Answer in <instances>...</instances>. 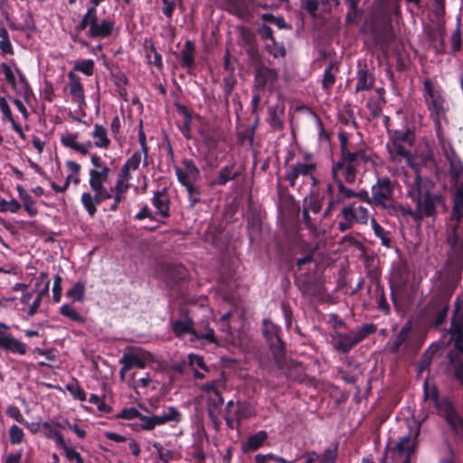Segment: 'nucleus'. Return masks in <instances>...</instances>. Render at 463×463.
<instances>
[{
    "mask_svg": "<svg viewBox=\"0 0 463 463\" xmlns=\"http://www.w3.org/2000/svg\"><path fill=\"white\" fill-rule=\"evenodd\" d=\"M265 49L269 54H271L275 58L283 57L286 54L285 48L282 45L276 43L274 40L270 41L269 43H267L265 45Z\"/></svg>",
    "mask_w": 463,
    "mask_h": 463,
    "instance_id": "09e8293b",
    "label": "nucleus"
},
{
    "mask_svg": "<svg viewBox=\"0 0 463 463\" xmlns=\"http://www.w3.org/2000/svg\"><path fill=\"white\" fill-rule=\"evenodd\" d=\"M6 414L9 417L14 419L16 421H18L21 424H23V422H24L25 419L22 415L20 410L15 406H9L6 410Z\"/></svg>",
    "mask_w": 463,
    "mask_h": 463,
    "instance_id": "69168bd1",
    "label": "nucleus"
},
{
    "mask_svg": "<svg viewBox=\"0 0 463 463\" xmlns=\"http://www.w3.org/2000/svg\"><path fill=\"white\" fill-rule=\"evenodd\" d=\"M153 447L156 450L159 458L165 463H169L171 461L177 460L181 457L180 453L177 450L165 448L158 442H155L153 444Z\"/></svg>",
    "mask_w": 463,
    "mask_h": 463,
    "instance_id": "bb28decb",
    "label": "nucleus"
},
{
    "mask_svg": "<svg viewBox=\"0 0 463 463\" xmlns=\"http://www.w3.org/2000/svg\"><path fill=\"white\" fill-rule=\"evenodd\" d=\"M406 433L402 435L395 447L392 449L394 459L401 458L402 463H410V457L417 446L420 427L416 421L405 424Z\"/></svg>",
    "mask_w": 463,
    "mask_h": 463,
    "instance_id": "39448f33",
    "label": "nucleus"
},
{
    "mask_svg": "<svg viewBox=\"0 0 463 463\" xmlns=\"http://www.w3.org/2000/svg\"><path fill=\"white\" fill-rule=\"evenodd\" d=\"M61 425L53 420L44 421L42 425V431L44 437L51 439L57 431Z\"/></svg>",
    "mask_w": 463,
    "mask_h": 463,
    "instance_id": "8fccbe9b",
    "label": "nucleus"
},
{
    "mask_svg": "<svg viewBox=\"0 0 463 463\" xmlns=\"http://www.w3.org/2000/svg\"><path fill=\"white\" fill-rule=\"evenodd\" d=\"M90 136L92 141L87 143L90 145V150L93 147L107 150L111 145L108 129L101 124L95 123Z\"/></svg>",
    "mask_w": 463,
    "mask_h": 463,
    "instance_id": "f3484780",
    "label": "nucleus"
},
{
    "mask_svg": "<svg viewBox=\"0 0 463 463\" xmlns=\"http://www.w3.org/2000/svg\"><path fill=\"white\" fill-rule=\"evenodd\" d=\"M66 167H67L68 171L70 172V174L67 175V177L71 178V177L74 176L75 177L74 184H78L80 183L79 174H80V171L81 168L80 165L75 161L69 160L66 162Z\"/></svg>",
    "mask_w": 463,
    "mask_h": 463,
    "instance_id": "3c124183",
    "label": "nucleus"
},
{
    "mask_svg": "<svg viewBox=\"0 0 463 463\" xmlns=\"http://www.w3.org/2000/svg\"><path fill=\"white\" fill-rule=\"evenodd\" d=\"M463 216L451 215L447 222V241L459 252L463 250Z\"/></svg>",
    "mask_w": 463,
    "mask_h": 463,
    "instance_id": "f8f14e48",
    "label": "nucleus"
},
{
    "mask_svg": "<svg viewBox=\"0 0 463 463\" xmlns=\"http://www.w3.org/2000/svg\"><path fill=\"white\" fill-rule=\"evenodd\" d=\"M237 175L238 173L233 172L232 166H225L221 169L218 179L214 183L219 185H223L228 181L234 179Z\"/></svg>",
    "mask_w": 463,
    "mask_h": 463,
    "instance_id": "4c0bfd02",
    "label": "nucleus"
},
{
    "mask_svg": "<svg viewBox=\"0 0 463 463\" xmlns=\"http://www.w3.org/2000/svg\"><path fill=\"white\" fill-rule=\"evenodd\" d=\"M267 439L268 433L265 430H260L249 437L247 442L242 445V450L244 452L255 451L263 446Z\"/></svg>",
    "mask_w": 463,
    "mask_h": 463,
    "instance_id": "393cba45",
    "label": "nucleus"
},
{
    "mask_svg": "<svg viewBox=\"0 0 463 463\" xmlns=\"http://www.w3.org/2000/svg\"><path fill=\"white\" fill-rule=\"evenodd\" d=\"M95 14H96L95 7L89 8L87 13L83 16L80 24H79L78 29L79 30H83V29H85L87 27H89L90 29L91 28V22H92V20H94Z\"/></svg>",
    "mask_w": 463,
    "mask_h": 463,
    "instance_id": "6e6d98bb",
    "label": "nucleus"
},
{
    "mask_svg": "<svg viewBox=\"0 0 463 463\" xmlns=\"http://www.w3.org/2000/svg\"><path fill=\"white\" fill-rule=\"evenodd\" d=\"M373 330H374V326L373 325H364L359 330L354 332L355 337L357 338L358 342H361L368 335L373 333Z\"/></svg>",
    "mask_w": 463,
    "mask_h": 463,
    "instance_id": "680f3d73",
    "label": "nucleus"
},
{
    "mask_svg": "<svg viewBox=\"0 0 463 463\" xmlns=\"http://www.w3.org/2000/svg\"><path fill=\"white\" fill-rule=\"evenodd\" d=\"M24 439V430L17 425H12L9 430V439L14 445H18L23 442Z\"/></svg>",
    "mask_w": 463,
    "mask_h": 463,
    "instance_id": "37998d69",
    "label": "nucleus"
},
{
    "mask_svg": "<svg viewBox=\"0 0 463 463\" xmlns=\"http://www.w3.org/2000/svg\"><path fill=\"white\" fill-rule=\"evenodd\" d=\"M85 192L81 194V203L90 216H93L97 212V206L103 201L112 198V194H103L101 192Z\"/></svg>",
    "mask_w": 463,
    "mask_h": 463,
    "instance_id": "6ab92c4d",
    "label": "nucleus"
},
{
    "mask_svg": "<svg viewBox=\"0 0 463 463\" xmlns=\"http://www.w3.org/2000/svg\"><path fill=\"white\" fill-rule=\"evenodd\" d=\"M449 173L452 177L457 179V182L463 179V165L457 157L450 159Z\"/></svg>",
    "mask_w": 463,
    "mask_h": 463,
    "instance_id": "a19ab883",
    "label": "nucleus"
},
{
    "mask_svg": "<svg viewBox=\"0 0 463 463\" xmlns=\"http://www.w3.org/2000/svg\"><path fill=\"white\" fill-rule=\"evenodd\" d=\"M295 166L300 175H312L315 169V165L310 162L298 163Z\"/></svg>",
    "mask_w": 463,
    "mask_h": 463,
    "instance_id": "13d9d810",
    "label": "nucleus"
},
{
    "mask_svg": "<svg viewBox=\"0 0 463 463\" xmlns=\"http://www.w3.org/2000/svg\"><path fill=\"white\" fill-rule=\"evenodd\" d=\"M113 29V24L106 20L98 21L97 16H94V20L91 22V28L88 31V36L90 37H107L109 36Z\"/></svg>",
    "mask_w": 463,
    "mask_h": 463,
    "instance_id": "4be33fe9",
    "label": "nucleus"
},
{
    "mask_svg": "<svg viewBox=\"0 0 463 463\" xmlns=\"http://www.w3.org/2000/svg\"><path fill=\"white\" fill-rule=\"evenodd\" d=\"M139 419L141 420L140 426L143 430H151L156 427L153 416L148 417L141 414Z\"/></svg>",
    "mask_w": 463,
    "mask_h": 463,
    "instance_id": "774afa93",
    "label": "nucleus"
},
{
    "mask_svg": "<svg viewBox=\"0 0 463 463\" xmlns=\"http://www.w3.org/2000/svg\"><path fill=\"white\" fill-rule=\"evenodd\" d=\"M453 350L449 354L450 362L454 366L458 380L463 384V315L458 311L452 317V323L449 331Z\"/></svg>",
    "mask_w": 463,
    "mask_h": 463,
    "instance_id": "20e7f679",
    "label": "nucleus"
},
{
    "mask_svg": "<svg viewBox=\"0 0 463 463\" xmlns=\"http://www.w3.org/2000/svg\"><path fill=\"white\" fill-rule=\"evenodd\" d=\"M194 44L187 41L184 44V48L182 52V64L186 67L192 66L194 63Z\"/></svg>",
    "mask_w": 463,
    "mask_h": 463,
    "instance_id": "ea45409f",
    "label": "nucleus"
},
{
    "mask_svg": "<svg viewBox=\"0 0 463 463\" xmlns=\"http://www.w3.org/2000/svg\"><path fill=\"white\" fill-rule=\"evenodd\" d=\"M227 410H228V414L226 415V421H227V424L230 425L231 427H232V423H233V418H232V414L234 416V420L236 421H240L243 419H248V418H250L254 415L252 410L250 408V406H248L247 404H244V403H233L232 401H230L228 403H227Z\"/></svg>",
    "mask_w": 463,
    "mask_h": 463,
    "instance_id": "a211bd4d",
    "label": "nucleus"
},
{
    "mask_svg": "<svg viewBox=\"0 0 463 463\" xmlns=\"http://www.w3.org/2000/svg\"><path fill=\"white\" fill-rule=\"evenodd\" d=\"M368 165H373V161L371 156L363 148L357 149L356 154H345L332 168L334 180L336 184H353L357 172L367 168Z\"/></svg>",
    "mask_w": 463,
    "mask_h": 463,
    "instance_id": "f257e3e1",
    "label": "nucleus"
},
{
    "mask_svg": "<svg viewBox=\"0 0 463 463\" xmlns=\"http://www.w3.org/2000/svg\"><path fill=\"white\" fill-rule=\"evenodd\" d=\"M410 328L408 326H404L402 328L400 333L398 334L396 339L390 345V350L392 352H396L400 346L405 342L409 335Z\"/></svg>",
    "mask_w": 463,
    "mask_h": 463,
    "instance_id": "de8ad7c7",
    "label": "nucleus"
},
{
    "mask_svg": "<svg viewBox=\"0 0 463 463\" xmlns=\"http://www.w3.org/2000/svg\"><path fill=\"white\" fill-rule=\"evenodd\" d=\"M140 412L136 408H126L120 411L118 418L133 420L140 417Z\"/></svg>",
    "mask_w": 463,
    "mask_h": 463,
    "instance_id": "bf43d9fd",
    "label": "nucleus"
},
{
    "mask_svg": "<svg viewBox=\"0 0 463 463\" xmlns=\"http://www.w3.org/2000/svg\"><path fill=\"white\" fill-rule=\"evenodd\" d=\"M334 339L336 348L342 352L349 351L354 345L359 343L355 337L354 332H350L345 335L338 334Z\"/></svg>",
    "mask_w": 463,
    "mask_h": 463,
    "instance_id": "b1692460",
    "label": "nucleus"
},
{
    "mask_svg": "<svg viewBox=\"0 0 463 463\" xmlns=\"http://www.w3.org/2000/svg\"><path fill=\"white\" fill-rule=\"evenodd\" d=\"M153 204L157 209L161 216L168 215L169 205L168 198L165 194L162 192L156 193L153 198Z\"/></svg>",
    "mask_w": 463,
    "mask_h": 463,
    "instance_id": "72a5a7b5",
    "label": "nucleus"
},
{
    "mask_svg": "<svg viewBox=\"0 0 463 463\" xmlns=\"http://www.w3.org/2000/svg\"><path fill=\"white\" fill-rule=\"evenodd\" d=\"M413 141V134L411 131H396L392 135L386 145L390 156L393 162L400 163L402 160H405L407 165L411 168V176H412L415 172H418L411 153V147Z\"/></svg>",
    "mask_w": 463,
    "mask_h": 463,
    "instance_id": "7ed1b4c3",
    "label": "nucleus"
},
{
    "mask_svg": "<svg viewBox=\"0 0 463 463\" xmlns=\"http://www.w3.org/2000/svg\"><path fill=\"white\" fill-rule=\"evenodd\" d=\"M263 332L268 340L273 341L276 339L279 341L277 326H275L269 320L265 319L263 321Z\"/></svg>",
    "mask_w": 463,
    "mask_h": 463,
    "instance_id": "49530a36",
    "label": "nucleus"
},
{
    "mask_svg": "<svg viewBox=\"0 0 463 463\" xmlns=\"http://www.w3.org/2000/svg\"><path fill=\"white\" fill-rule=\"evenodd\" d=\"M92 168L89 170V184L92 192H101L103 194H111L105 184L109 181L111 170L102 160L101 156L93 154L90 156Z\"/></svg>",
    "mask_w": 463,
    "mask_h": 463,
    "instance_id": "0eeeda50",
    "label": "nucleus"
},
{
    "mask_svg": "<svg viewBox=\"0 0 463 463\" xmlns=\"http://www.w3.org/2000/svg\"><path fill=\"white\" fill-rule=\"evenodd\" d=\"M188 364L194 370V375L196 378H203L204 373L198 371V369H203V371H207L206 365L204 364L203 358L198 354H190L188 355Z\"/></svg>",
    "mask_w": 463,
    "mask_h": 463,
    "instance_id": "2f4dec72",
    "label": "nucleus"
},
{
    "mask_svg": "<svg viewBox=\"0 0 463 463\" xmlns=\"http://www.w3.org/2000/svg\"><path fill=\"white\" fill-rule=\"evenodd\" d=\"M332 66L327 68L324 72L323 78V87L326 90H328L335 83V76L331 72Z\"/></svg>",
    "mask_w": 463,
    "mask_h": 463,
    "instance_id": "338daca9",
    "label": "nucleus"
},
{
    "mask_svg": "<svg viewBox=\"0 0 463 463\" xmlns=\"http://www.w3.org/2000/svg\"><path fill=\"white\" fill-rule=\"evenodd\" d=\"M74 70L80 71L87 76H91L94 71V61L90 59L79 61L75 63Z\"/></svg>",
    "mask_w": 463,
    "mask_h": 463,
    "instance_id": "79ce46f5",
    "label": "nucleus"
},
{
    "mask_svg": "<svg viewBox=\"0 0 463 463\" xmlns=\"http://www.w3.org/2000/svg\"><path fill=\"white\" fill-rule=\"evenodd\" d=\"M21 208V204L15 200L11 201L1 200L0 201V211L1 212H11L17 213Z\"/></svg>",
    "mask_w": 463,
    "mask_h": 463,
    "instance_id": "864d4df0",
    "label": "nucleus"
},
{
    "mask_svg": "<svg viewBox=\"0 0 463 463\" xmlns=\"http://www.w3.org/2000/svg\"><path fill=\"white\" fill-rule=\"evenodd\" d=\"M61 143L65 147L71 148L83 156H86L90 151V145L89 143L78 141L77 133L65 132L61 137Z\"/></svg>",
    "mask_w": 463,
    "mask_h": 463,
    "instance_id": "412c9836",
    "label": "nucleus"
},
{
    "mask_svg": "<svg viewBox=\"0 0 463 463\" xmlns=\"http://www.w3.org/2000/svg\"><path fill=\"white\" fill-rule=\"evenodd\" d=\"M439 413L445 418L451 430L463 438V419L457 413L449 401H445L439 407Z\"/></svg>",
    "mask_w": 463,
    "mask_h": 463,
    "instance_id": "dca6fc26",
    "label": "nucleus"
},
{
    "mask_svg": "<svg viewBox=\"0 0 463 463\" xmlns=\"http://www.w3.org/2000/svg\"><path fill=\"white\" fill-rule=\"evenodd\" d=\"M424 99L439 129L441 120L445 118V100L440 88L430 80L424 81Z\"/></svg>",
    "mask_w": 463,
    "mask_h": 463,
    "instance_id": "423d86ee",
    "label": "nucleus"
},
{
    "mask_svg": "<svg viewBox=\"0 0 463 463\" xmlns=\"http://www.w3.org/2000/svg\"><path fill=\"white\" fill-rule=\"evenodd\" d=\"M339 140L341 144V151L342 156H345V154H356V150L353 151L348 144V140L346 136L344 133L339 134Z\"/></svg>",
    "mask_w": 463,
    "mask_h": 463,
    "instance_id": "0e129e2a",
    "label": "nucleus"
},
{
    "mask_svg": "<svg viewBox=\"0 0 463 463\" xmlns=\"http://www.w3.org/2000/svg\"><path fill=\"white\" fill-rule=\"evenodd\" d=\"M0 109H1L5 118L7 119L8 121H10L14 125V128L18 131L19 128L17 127L15 121L14 120V118H13V115L11 112V109H10L9 105L7 104L5 98H1V99H0Z\"/></svg>",
    "mask_w": 463,
    "mask_h": 463,
    "instance_id": "5fc2aeb1",
    "label": "nucleus"
},
{
    "mask_svg": "<svg viewBox=\"0 0 463 463\" xmlns=\"http://www.w3.org/2000/svg\"><path fill=\"white\" fill-rule=\"evenodd\" d=\"M193 339H198L203 340L207 343L214 344L215 345H218V341L214 334V330L208 326H198L193 331Z\"/></svg>",
    "mask_w": 463,
    "mask_h": 463,
    "instance_id": "a878e982",
    "label": "nucleus"
},
{
    "mask_svg": "<svg viewBox=\"0 0 463 463\" xmlns=\"http://www.w3.org/2000/svg\"><path fill=\"white\" fill-rule=\"evenodd\" d=\"M371 224L375 236L381 239L383 245L389 246L390 239L386 235L384 229L375 221L374 218H371Z\"/></svg>",
    "mask_w": 463,
    "mask_h": 463,
    "instance_id": "c03bdc74",
    "label": "nucleus"
},
{
    "mask_svg": "<svg viewBox=\"0 0 463 463\" xmlns=\"http://www.w3.org/2000/svg\"><path fill=\"white\" fill-rule=\"evenodd\" d=\"M141 163H143L144 166L148 165L147 154L138 151L134 153L122 166L130 171H135L139 167Z\"/></svg>",
    "mask_w": 463,
    "mask_h": 463,
    "instance_id": "c756f323",
    "label": "nucleus"
},
{
    "mask_svg": "<svg viewBox=\"0 0 463 463\" xmlns=\"http://www.w3.org/2000/svg\"><path fill=\"white\" fill-rule=\"evenodd\" d=\"M21 200L23 201L24 206L26 212L29 213V215L34 216L37 213V211L34 207L35 202L31 197V195H28Z\"/></svg>",
    "mask_w": 463,
    "mask_h": 463,
    "instance_id": "e2e57ef3",
    "label": "nucleus"
},
{
    "mask_svg": "<svg viewBox=\"0 0 463 463\" xmlns=\"http://www.w3.org/2000/svg\"><path fill=\"white\" fill-rule=\"evenodd\" d=\"M153 419L156 426H161L169 422H180L182 415L175 407L169 406L161 414L153 415Z\"/></svg>",
    "mask_w": 463,
    "mask_h": 463,
    "instance_id": "5701e85b",
    "label": "nucleus"
},
{
    "mask_svg": "<svg viewBox=\"0 0 463 463\" xmlns=\"http://www.w3.org/2000/svg\"><path fill=\"white\" fill-rule=\"evenodd\" d=\"M68 89L72 100L81 107L85 104V95L80 79L73 71L68 72Z\"/></svg>",
    "mask_w": 463,
    "mask_h": 463,
    "instance_id": "aec40b11",
    "label": "nucleus"
},
{
    "mask_svg": "<svg viewBox=\"0 0 463 463\" xmlns=\"http://www.w3.org/2000/svg\"><path fill=\"white\" fill-rule=\"evenodd\" d=\"M373 86V80L366 71H360L356 83V90H366Z\"/></svg>",
    "mask_w": 463,
    "mask_h": 463,
    "instance_id": "58836bf2",
    "label": "nucleus"
},
{
    "mask_svg": "<svg viewBox=\"0 0 463 463\" xmlns=\"http://www.w3.org/2000/svg\"><path fill=\"white\" fill-rule=\"evenodd\" d=\"M175 169L178 181L186 188L191 206H194L199 200L197 188L194 185L199 176L198 168L192 160L184 159L183 166H175Z\"/></svg>",
    "mask_w": 463,
    "mask_h": 463,
    "instance_id": "6e6552de",
    "label": "nucleus"
},
{
    "mask_svg": "<svg viewBox=\"0 0 463 463\" xmlns=\"http://www.w3.org/2000/svg\"><path fill=\"white\" fill-rule=\"evenodd\" d=\"M46 279L47 275L45 273L40 274L38 280L40 282H44L43 288L40 290L34 298L33 290H30L28 292L24 291L19 298L18 305H21V307H17V310L26 313L28 317H33L38 312L43 297L49 291L50 282L46 280Z\"/></svg>",
    "mask_w": 463,
    "mask_h": 463,
    "instance_id": "1a4fd4ad",
    "label": "nucleus"
},
{
    "mask_svg": "<svg viewBox=\"0 0 463 463\" xmlns=\"http://www.w3.org/2000/svg\"><path fill=\"white\" fill-rule=\"evenodd\" d=\"M0 67L2 69V71L5 75L6 81L12 86V88L14 90H18V83L16 81L14 72L13 71L11 67L6 63H2Z\"/></svg>",
    "mask_w": 463,
    "mask_h": 463,
    "instance_id": "a18cd8bd",
    "label": "nucleus"
},
{
    "mask_svg": "<svg viewBox=\"0 0 463 463\" xmlns=\"http://www.w3.org/2000/svg\"><path fill=\"white\" fill-rule=\"evenodd\" d=\"M173 330L177 336H182L184 334L189 333L193 335V322L189 317H183L175 321L173 325Z\"/></svg>",
    "mask_w": 463,
    "mask_h": 463,
    "instance_id": "7c9ffc66",
    "label": "nucleus"
},
{
    "mask_svg": "<svg viewBox=\"0 0 463 463\" xmlns=\"http://www.w3.org/2000/svg\"><path fill=\"white\" fill-rule=\"evenodd\" d=\"M66 296L74 302H82L85 298V283L76 282L67 292Z\"/></svg>",
    "mask_w": 463,
    "mask_h": 463,
    "instance_id": "473e14b6",
    "label": "nucleus"
},
{
    "mask_svg": "<svg viewBox=\"0 0 463 463\" xmlns=\"http://www.w3.org/2000/svg\"><path fill=\"white\" fill-rule=\"evenodd\" d=\"M0 51L3 54L14 53V49L5 28H0Z\"/></svg>",
    "mask_w": 463,
    "mask_h": 463,
    "instance_id": "e433bc0d",
    "label": "nucleus"
},
{
    "mask_svg": "<svg viewBox=\"0 0 463 463\" xmlns=\"http://www.w3.org/2000/svg\"><path fill=\"white\" fill-rule=\"evenodd\" d=\"M343 219H351L354 223L366 224L370 219L368 209L355 202L345 205L340 213Z\"/></svg>",
    "mask_w": 463,
    "mask_h": 463,
    "instance_id": "2eb2a0df",
    "label": "nucleus"
},
{
    "mask_svg": "<svg viewBox=\"0 0 463 463\" xmlns=\"http://www.w3.org/2000/svg\"><path fill=\"white\" fill-rule=\"evenodd\" d=\"M9 329V326L0 322V348L7 353L24 355L28 351L27 345L14 337Z\"/></svg>",
    "mask_w": 463,
    "mask_h": 463,
    "instance_id": "9b49d317",
    "label": "nucleus"
},
{
    "mask_svg": "<svg viewBox=\"0 0 463 463\" xmlns=\"http://www.w3.org/2000/svg\"><path fill=\"white\" fill-rule=\"evenodd\" d=\"M279 71L265 66L259 67L255 72L254 90L262 91L265 89L273 90L277 87Z\"/></svg>",
    "mask_w": 463,
    "mask_h": 463,
    "instance_id": "ddd939ff",
    "label": "nucleus"
},
{
    "mask_svg": "<svg viewBox=\"0 0 463 463\" xmlns=\"http://www.w3.org/2000/svg\"><path fill=\"white\" fill-rule=\"evenodd\" d=\"M63 452L68 460H75L76 463H84L80 454L74 448L68 447Z\"/></svg>",
    "mask_w": 463,
    "mask_h": 463,
    "instance_id": "052dcab7",
    "label": "nucleus"
},
{
    "mask_svg": "<svg viewBox=\"0 0 463 463\" xmlns=\"http://www.w3.org/2000/svg\"><path fill=\"white\" fill-rule=\"evenodd\" d=\"M61 277L60 275H56L54 278V282L52 286V298L53 301L58 303L61 301Z\"/></svg>",
    "mask_w": 463,
    "mask_h": 463,
    "instance_id": "4d7b16f0",
    "label": "nucleus"
},
{
    "mask_svg": "<svg viewBox=\"0 0 463 463\" xmlns=\"http://www.w3.org/2000/svg\"><path fill=\"white\" fill-rule=\"evenodd\" d=\"M60 313L69 319L84 323L85 318L70 304H64L60 307Z\"/></svg>",
    "mask_w": 463,
    "mask_h": 463,
    "instance_id": "c9c22d12",
    "label": "nucleus"
},
{
    "mask_svg": "<svg viewBox=\"0 0 463 463\" xmlns=\"http://www.w3.org/2000/svg\"><path fill=\"white\" fill-rule=\"evenodd\" d=\"M454 203L451 215L463 216V183L456 182L454 193Z\"/></svg>",
    "mask_w": 463,
    "mask_h": 463,
    "instance_id": "cd10ccee",
    "label": "nucleus"
},
{
    "mask_svg": "<svg viewBox=\"0 0 463 463\" xmlns=\"http://www.w3.org/2000/svg\"><path fill=\"white\" fill-rule=\"evenodd\" d=\"M371 205L380 206L385 210H394V200L392 198V188L388 179L378 180L372 186Z\"/></svg>",
    "mask_w": 463,
    "mask_h": 463,
    "instance_id": "9d476101",
    "label": "nucleus"
},
{
    "mask_svg": "<svg viewBox=\"0 0 463 463\" xmlns=\"http://www.w3.org/2000/svg\"><path fill=\"white\" fill-rule=\"evenodd\" d=\"M424 395L425 400L431 403L433 406H435L437 410L439 411V407L443 405V402L446 400H443L441 402L439 401L438 391L436 386L429 383L428 381H426L424 383Z\"/></svg>",
    "mask_w": 463,
    "mask_h": 463,
    "instance_id": "c85d7f7f",
    "label": "nucleus"
},
{
    "mask_svg": "<svg viewBox=\"0 0 463 463\" xmlns=\"http://www.w3.org/2000/svg\"><path fill=\"white\" fill-rule=\"evenodd\" d=\"M301 8L305 9L310 16L317 17V11L319 5V0H300Z\"/></svg>",
    "mask_w": 463,
    "mask_h": 463,
    "instance_id": "603ef678",
    "label": "nucleus"
},
{
    "mask_svg": "<svg viewBox=\"0 0 463 463\" xmlns=\"http://www.w3.org/2000/svg\"><path fill=\"white\" fill-rule=\"evenodd\" d=\"M151 360L152 355L150 353L138 349L124 353L118 362L125 368L130 370L134 367L143 369Z\"/></svg>",
    "mask_w": 463,
    "mask_h": 463,
    "instance_id": "4468645a",
    "label": "nucleus"
},
{
    "mask_svg": "<svg viewBox=\"0 0 463 463\" xmlns=\"http://www.w3.org/2000/svg\"><path fill=\"white\" fill-rule=\"evenodd\" d=\"M66 390L76 400L84 402L87 400V394L81 388L77 380L72 379L66 384Z\"/></svg>",
    "mask_w": 463,
    "mask_h": 463,
    "instance_id": "f704fd0d",
    "label": "nucleus"
},
{
    "mask_svg": "<svg viewBox=\"0 0 463 463\" xmlns=\"http://www.w3.org/2000/svg\"><path fill=\"white\" fill-rule=\"evenodd\" d=\"M408 194L416 202V211L410 210L408 214L415 219H421L424 216L433 215L436 208L437 197L425 191L421 187V180L418 172L412 176L405 174Z\"/></svg>",
    "mask_w": 463,
    "mask_h": 463,
    "instance_id": "f03ea898",
    "label": "nucleus"
}]
</instances>
